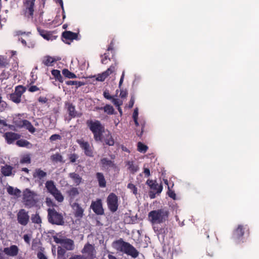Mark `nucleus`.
Masks as SVG:
<instances>
[{
	"label": "nucleus",
	"instance_id": "nucleus-4",
	"mask_svg": "<svg viewBox=\"0 0 259 259\" xmlns=\"http://www.w3.org/2000/svg\"><path fill=\"white\" fill-rule=\"evenodd\" d=\"M36 193L29 189H25L23 192L22 202L27 208H30L36 205L38 200Z\"/></svg>",
	"mask_w": 259,
	"mask_h": 259
},
{
	"label": "nucleus",
	"instance_id": "nucleus-21",
	"mask_svg": "<svg viewBox=\"0 0 259 259\" xmlns=\"http://www.w3.org/2000/svg\"><path fill=\"white\" fill-rule=\"evenodd\" d=\"M72 207L74 210V214L76 218H81L83 217L84 210L78 203H73Z\"/></svg>",
	"mask_w": 259,
	"mask_h": 259
},
{
	"label": "nucleus",
	"instance_id": "nucleus-22",
	"mask_svg": "<svg viewBox=\"0 0 259 259\" xmlns=\"http://www.w3.org/2000/svg\"><path fill=\"white\" fill-rule=\"evenodd\" d=\"M63 38L66 40L72 41L73 40H78V33L70 31H65L62 34Z\"/></svg>",
	"mask_w": 259,
	"mask_h": 259
},
{
	"label": "nucleus",
	"instance_id": "nucleus-17",
	"mask_svg": "<svg viewBox=\"0 0 259 259\" xmlns=\"http://www.w3.org/2000/svg\"><path fill=\"white\" fill-rule=\"evenodd\" d=\"M19 249L16 245H12L10 247L4 248L3 252L9 256H16L19 253Z\"/></svg>",
	"mask_w": 259,
	"mask_h": 259
},
{
	"label": "nucleus",
	"instance_id": "nucleus-47",
	"mask_svg": "<svg viewBox=\"0 0 259 259\" xmlns=\"http://www.w3.org/2000/svg\"><path fill=\"white\" fill-rule=\"evenodd\" d=\"M112 102L113 103V104L115 106H116L117 107H119V106H120L121 105H122V103H123L122 101H121L118 99H115V98H112Z\"/></svg>",
	"mask_w": 259,
	"mask_h": 259
},
{
	"label": "nucleus",
	"instance_id": "nucleus-24",
	"mask_svg": "<svg viewBox=\"0 0 259 259\" xmlns=\"http://www.w3.org/2000/svg\"><path fill=\"white\" fill-rule=\"evenodd\" d=\"M13 168V166L7 164L1 167L2 174L5 177L10 176L12 174Z\"/></svg>",
	"mask_w": 259,
	"mask_h": 259
},
{
	"label": "nucleus",
	"instance_id": "nucleus-59",
	"mask_svg": "<svg viewBox=\"0 0 259 259\" xmlns=\"http://www.w3.org/2000/svg\"><path fill=\"white\" fill-rule=\"evenodd\" d=\"M144 173L145 176L146 177H148L150 176V171L148 168L144 167Z\"/></svg>",
	"mask_w": 259,
	"mask_h": 259
},
{
	"label": "nucleus",
	"instance_id": "nucleus-41",
	"mask_svg": "<svg viewBox=\"0 0 259 259\" xmlns=\"http://www.w3.org/2000/svg\"><path fill=\"white\" fill-rule=\"evenodd\" d=\"M51 159L54 162H63V157L59 153H57L51 156Z\"/></svg>",
	"mask_w": 259,
	"mask_h": 259
},
{
	"label": "nucleus",
	"instance_id": "nucleus-29",
	"mask_svg": "<svg viewBox=\"0 0 259 259\" xmlns=\"http://www.w3.org/2000/svg\"><path fill=\"white\" fill-rule=\"evenodd\" d=\"M7 192L11 195L19 196L21 194V191L18 189H14L12 186H9L7 188Z\"/></svg>",
	"mask_w": 259,
	"mask_h": 259
},
{
	"label": "nucleus",
	"instance_id": "nucleus-36",
	"mask_svg": "<svg viewBox=\"0 0 259 259\" xmlns=\"http://www.w3.org/2000/svg\"><path fill=\"white\" fill-rule=\"evenodd\" d=\"M101 163L103 166H108L109 167H113L114 165L113 162L107 158H103L101 159Z\"/></svg>",
	"mask_w": 259,
	"mask_h": 259
},
{
	"label": "nucleus",
	"instance_id": "nucleus-20",
	"mask_svg": "<svg viewBox=\"0 0 259 259\" xmlns=\"http://www.w3.org/2000/svg\"><path fill=\"white\" fill-rule=\"evenodd\" d=\"M37 30L39 35L47 40H53L56 38V37L53 35L52 32L50 31H46L40 28H37Z\"/></svg>",
	"mask_w": 259,
	"mask_h": 259
},
{
	"label": "nucleus",
	"instance_id": "nucleus-30",
	"mask_svg": "<svg viewBox=\"0 0 259 259\" xmlns=\"http://www.w3.org/2000/svg\"><path fill=\"white\" fill-rule=\"evenodd\" d=\"M56 61H57V60H56L55 58L49 56H47L44 57L42 60V63L47 66H52L53 63Z\"/></svg>",
	"mask_w": 259,
	"mask_h": 259
},
{
	"label": "nucleus",
	"instance_id": "nucleus-44",
	"mask_svg": "<svg viewBox=\"0 0 259 259\" xmlns=\"http://www.w3.org/2000/svg\"><path fill=\"white\" fill-rule=\"evenodd\" d=\"M127 187L130 189L134 194L136 195L138 194V189L137 187L132 183L128 184Z\"/></svg>",
	"mask_w": 259,
	"mask_h": 259
},
{
	"label": "nucleus",
	"instance_id": "nucleus-16",
	"mask_svg": "<svg viewBox=\"0 0 259 259\" xmlns=\"http://www.w3.org/2000/svg\"><path fill=\"white\" fill-rule=\"evenodd\" d=\"M4 137L9 144H12L15 140L19 139L21 135L12 132H6L4 134Z\"/></svg>",
	"mask_w": 259,
	"mask_h": 259
},
{
	"label": "nucleus",
	"instance_id": "nucleus-7",
	"mask_svg": "<svg viewBox=\"0 0 259 259\" xmlns=\"http://www.w3.org/2000/svg\"><path fill=\"white\" fill-rule=\"evenodd\" d=\"M35 0H24L23 12L25 17L28 18H33Z\"/></svg>",
	"mask_w": 259,
	"mask_h": 259
},
{
	"label": "nucleus",
	"instance_id": "nucleus-1",
	"mask_svg": "<svg viewBox=\"0 0 259 259\" xmlns=\"http://www.w3.org/2000/svg\"><path fill=\"white\" fill-rule=\"evenodd\" d=\"M113 246L117 251L130 255L134 258L139 256V252L132 245L124 241L121 238L115 241Z\"/></svg>",
	"mask_w": 259,
	"mask_h": 259
},
{
	"label": "nucleus",
	"instance_id": "nucleus-56",
	"mask_svg": "<svg viewBox=\"0 0 259 259\" xmlns=\"http://www.w3.org/2000/svg\"><path fill=\"white\" fill-rule=\"evenodd\" d=\"M69 259H85L82 255H74L69 258Z\"/></svg>",
	"mask_w": 259,
	"mask_h": 259
},
{
	"label": "nucleus",
	"instance_id": "nucleus-43",
	"mask_svg": "<svg viewBox=\"0 0 259 259\" xmlns=\"http://www.w3.org/2000/svg\"><path fill=\"white\" fill-rule=\"evenodd\" d=\"M137 149L138 151L142 153H145L147 151L148 147L147 146L143 144L142 143L138 142Z\"/></svg>",
	"mask_w": 259,
	"mask_h": 259
},
{
	"label": "nucleus",
	"instance_id": "nucleus-63",
	"mask_svg": "<svg viewBox=\"0 0 259 259\" xmlns=\"http://www.w3.org/2000/svg\"><path fill=\"white\" fill-rule=\"evenodd\" d=\"M135 103V99L133 97H132L131 98V100L129 102L128 107L130 108H132L134 104Z\"/></svg>",
	"mask_w": 259,
	"mask_h": 259
},
{
	"label": "nucleus",
	"instance_id": "nucleus-61",
	"mask_svg": "<svg viewBox=\"0 0 259 259\" xmlns=\"http://www.w3.org/2000/svg\"><path fill=\"white\" fill-rule=\"evenodd\" d=\"M23 239L26 243H27L28 244L30 243V238L28 235H27V234L24 235L23 236Z\"/></svg>",
	"mask_w": 259,
	"mask_h": 259
},
{
	"label": "nucleus",
	"instance_id": "nucleus-18",
	"mask_svg": "<svg viewBox=\"0 0 259 259\" xmlns=\"http://www.w3.org/2000/svg\"><path fill=\"white\" fill-rule=\"evenodd\" d=\"M146 184L153 191L156 192L158 194H160L162 190L163 187L162 184H160L159 185L156 183V181H154L152 180H148L146 182Z\"/></svg>",
	"mask_w": 259,
	"mask_h": 259
},
{
	"label": "nucleus",
	"instance_id": "nucleus-5",
	"mask_svg": "<svg viewBox=\"0 0 259 259\" xmlns=\"http://www.w3.org/2000/svg\"><path fill=\"white\" fill-rule=\"evenodd\" d=\"M48 222L53 225H63L64 224V217L54 208H49L47 210Z\"/></svg>",
	"mask_w": 259,
	"mask_h": 259
},
{
	"label": "nucleus",
	"instance_id": "nucleus-13",
	"mask_svg": "<svg viewBox=\"0 0 259 259\" xmlns=\"http://www.w3.org/2000/svg\"><path fill=\"white\" fill-rule=\"evenodd\" d=\"M247 226L245 227L242 225H239L238 227L234 231L233 234V238L234 241L239 243L242 240L243 236L244 234V230L246 229Z\"/></svg>",
	"mask_w": 259,
	"mask_h": 259
},
{
	"label": "nucleus",
	"instance_id": "nucleus-3",
	"mask_svg": "<svg viewBox=\"0 0 259 259\" xmlns=\"http://www.w3.org/2000/svg\"><path fill=\"white\" fill-rule=\"evenodd\" d=\"M169 211L166 208H160L150 211L149 220L152 224L164 223L168 220Z\"/></svg>",
	"mask_w": 259,
	"mask_h": 259
},
{
	"label": "nucleus",
	"instance_id": "nucleus-45",
	"mask_svg": "<svg viewBox=\"0 0 259 259\" xmlns=\"http://www.w3.org/2000/svg\"><path fill=\"white\" fill-rule=\"evenodd\" d=\"M66 249L65 248H63L61 246H58L57 248V256L58 258H60L63 257L65 253H66Z\"/></svg>",
	"mask_w": 259,
	"mask_h": 259
},
{
	"label": "nucleus",
	"instance_id": "nucleus-46",
	"mask_svg": "<svg viewBox=\"0 0 259 259\" xmlns=\"http://www.w3.org/2000/svg\"><path fill=\"white\" fill-rule=\"evenodd\" d=\"M20 163L23 164V163H30L31 162V159L28 155H24L23 157L21 158L20 161Z\"/></svg>",
	"mask_w": 259,
	"mask_h": 259
},
{
	"label": "nucleus",
	"instance_id": "nucleus-64",
	"mask_svg": "<svg viewBox=\"0 0 259 259\" xmlns=\"http://www.w3.org/2000/svg\"><path fill=\"white\" fill-rule=\"evenodd\" d=\"M7 63L5 60L3 58L0 57V66L5 67L6 66Z\"/></svg>",
	"mask_w": 259,
	"mask_h": 259
},
{
	"label": "nucleus",
	"instance_id": "nucleus-32",
	"mask_svg": "<svg viewBox=\"0 0 259 259\" xmlns=\"http://www.w3.org/2000/svg\"><path fill=\"white\" fill-rule=\"evenodd\" d=\"M128 165V169L133 174L135 173L138 170V165H135L133 161H128L126 163Z\"/></svg>",
	"mask_w": 259,
	"mask_h": 259
},
{
	"label": "nucleus",
	"instance_id": "nucleus-38",
	"mask_svg": "<svg viewBox=\"0 0 259 259\" xmlns=\"http://www.w3.org/2000/svg\"><path fill=\"white\" fill-rule=\"evenodd\" d=\"M10 99L16 104L20 103L21 101V97L14 93L10 94Z\"/></svg>",
	"mask_w": 259,
	"mask_h": 259
},
{
	"label": "nucleus",
	"instance_id": "nucleus-39",
	"mask_svg": "<svg viewBox=\"0 0 259 259\" xmlns=\"http://www.w3.org/2000/svg\"><path fill=\"white\" fill-rule=\"evenodd\" d=\"M31 219L33 223L37 224H40L41 223V218L38 213L32 214Z\"/></svg>",
	"mask_w": 259,
	"mask_h": 259
},
{
	"label": "nucleus",
	"instance_id": "nucleus-51",
	"mask_svg": "<svg viewBox=\"0 0 259 259\" xmlns=\"http://www.w3.org/2000/svg\"><path fill=\"white\" fill-rule=\"evenodd\" d=\"M78 157V156H77V154L73 153L70 155L69 159L71 163H74L76 161Z\"/></svg>",
	"mask_w": 259,
	"mask_h": 259
},
{
	"label": "nucleus",
	"instance_id": "nucleus-40",
	"mask_svg": "<svg viewBox=\"0 0 259 259\" xmlns=\"http://www.w3.org/2000/svg\"><path fill=\"white\" fill-rule=\"evenodd\" d=\"M66 84L68 85H75L77 89L84 84V83L80 81L68 80L66 81Z\"/></svg>",
	"mask_w": 259,
	"mask_h": 259
},
{
	"label": "nucleus",
	"instance_id": "nucleus-53",
	"mask_svg": "<svg viewBox=\"0 0 259 259\" xmlns=\"http://www.w3.org/2000/svg\"><path fill=\"white\" fill-rule=\"evenodd\" d=\"M103 96L105 98L108 100H111L113 98L110 95L109 91L107 90H106L104 92Z\"/></svg>",
	"mask_w": 259,
	"mask_h": 259
},
{
	"label": "nucleus",
	"instance_id": "nucleus-57",
	"mask_svg": "<svg viewBox=\"0 0 259 259\" xmlns=\"http://www.w3.org/2000/svg\"><path fill=\"white\" fill-rule=\"evenodd\" d=\"M153 228L155 232H157V233L159 234H162L165 233V230L163 228H160L159 229L157 228V229H156V227H154Z\"/></svg>",
	"mask_w": 259,
	"mask_h": 259
},
{
	"label": "nucleus",
	"instance_id": "nucleus-42",
	"mask_svg": "<svg viewBox=\"0 0 259 259\" xmlns=\"http://www.w3.org/2000/svg\"><path fill=\"white\" fill-rule=\"evenodd\" d=\"M25 91V89L22 85H18L15 88V93L21 97L22 94Z\"/></svg>",
	"mask_w": 259,
	"mask_h": 259
},
{
	"label": "nucleus",
	"instance_id": "nucleus-48",
	"mask_svg": "<svg viewBox=\"0 0 259 259\" xmlns=\"http://www.w3.org/2000/svg\"><path fill=\"white\" fill-rule=\"evenodd\" d=\"M101 57H103V58L101 60V62L102 64H106L107 63V60L108 59L110 60L108 53H105L103 55H101Z\"/></svg>",
	"mask_w": 259,
	"mask_h": 259
},
{
	"label": "nucleus",
	"instance_id": "nucleus-10",
	"mask_svg": "<svg viewBox=\"0 0 259 259\" xmlns=\"http://www.w3.org/2000/svg\"><path fill=\"white\" fill-rule=\"evenodd\" d=\"M81 253L85 259H94L96 257V251L93 245L89 243L85 244L81 250Z\"/></svg>",
	"mask_w": 259,
	"mask_h": 259
},
{
	"label": "nucleus",
	"instance_id": "nucleus-26",
	"mask_svg": "<svg viewBox=\"0 0 259 259\" xmlns=\"http://www.w3.org/2000/svg\"><path fill=\"white\" fill-rule=\"evenodd\" d=\"M22 122L23 123L22 124H21V123L20 124L15 123V124L18 126H22V125L25 126L27 130H28L29 131V132H30L31 133H33L35 131V128L33 126V125L31 123V122L30 121H29L27 120H22Z\"/></svg>",
	"mask_w": 259,
	"mask_h": 259
},
{
	"label": "nucleus",
	"instance_id": "nucleus-49",
	"mask_svg": "<svg viewBox=\"0 0 259 259\" xmlns=\"http://www.w3.org/2000/svg\"><path fill=\"white\" fill-rule=\"evenodd\" d=\"M167 193L169 197L172 198L174 200L176 199V193L174 191L170 189V187L169 186H168V191Z\"/></svg>",
	"mask_w": 259,
	"mask_h": 259
},
{
	"label": "nucleus",
	"instance_id": "nucleus-15",
	"mask_svg": "<svg viewBox=\"0 0 259 259\" xmlns=\"http://www.w3.org/2000/svg\"><path fill=\"white\" fill-rule=\"evenodd\" d=\"M115 70V65H111L106 71L101 74H98L96 80L99 81H104L105 79Z\"/></svg>",
	"mask_w": 259,
	"mask_h": 259
},
{
	"label": "nucleus",
	"instance_id": "nucleus-23",
	"mask_svg": "<svg viewBox=\"0 0 259 259\" xmlns=\"http://www.w3.org/2000/svg\"><path fill=\"white\" fill-rule=\"evenodd\" d=\"M66 105L67 106V111L69 114V116L71 117V118H75L76 117H80L81 116V114H78L77 112L75 110V106L70 103H67L66 104Z\"/></svg>",
	"mask_w": 259,
	"mask_h": 259
},
{
	"label": "nucleus",
	"instance_id": "nucleus-8",
	"mask_svg": "<svg viewBox=\"0 0 259 259\" xmlns=\"http://www.w3.org/2000/svg\"><path fill=\"white\" fill-rule=\"evenodd\" d=\"M54 241L57 244H61L67 250H73L74 249V242L73 240L67 238H60L55 236L53 237Z\"/></svg>",
	"mask_w": 259,
	"mask_h": 259
},
{
	"label": "nucleus",
	"instance_id": "nucleus-34",
	"mask_svg": "<svg viewBox=\"0 0 259 259\" xmlns=\"http://www.w3.org/2000/svg\"><path fill=\"white\" fill-rule=\"evenodd\" d=\"M62 74L63 75L68 78H75L76 75L73 72H70L67 69H64L62 70Z\"/></svg>",
	"mask_w": 259,
	"mask_h": 259
},
{
	"label": "nucleus",
	"instance_id": "nucleus-27",
	"mask_svg": "<svg viewBox=\"0 0 259 259\" xmlns=\"http://www.w3.org/2000/svg\"><path fill=\"white\" fill-rule=\"evenodd\" d=\"M67 194L70 199L73 200L79 194V191L77 188L73 187L67 191Z\"/></svg>",
	"mask_w": 259,
	"mask_h": 259
},
{
	"label": "nucleus",
	"instance_id": "nucleus-35",
	"mask_svg": "<svg viewBox=\"0 0 259 259\" xmlns=\"http://www.w3.org/2000/svg\"><path fill=\"white\" fill-rule=\"evenodd\" d=\"M105 144L108 146H113L115 142L111 134H108L104 139Z\"/></svg>",
	"mask_w": 259,
	"mask_h": 259
},
{
	"label": "nucleus",
	"instance_id": "nucleus-55",
	"mask_svg": "<svg viewBox=\"0 0 259 259\" xmlns=\"http://www.w3.org/2000/svg\"><path fill=\"white\" fill-rule=\"evenodd\" d=\"M37 257L38 259H48L46 256L42 252L40 251H39L37 253Z\"/></svg>",
	"mask_w": 259,
	"mask_h": 259
},
{
	"label": "nucleus",
	"instance_id": "nucleus-6",
	"mask_svg": "<svg viewBox=\"0 0 259 259\" xmlns=\"http://www.w3.org/2000/svg\"><path fill=\"white\" fill-rule=\"evenodd\" d=\"M45 186L48 192L53 195L57 201L59 202H62L63 201L64 197L56 187L53 181H47Z\"/></svg>",
	"mask_w": 259,
	"mask_h": 259
},
{
	"label": "nucleus",
	"instance_id": "nucleus-50",
	"mask_svg": "<svg viewBox=\"0 0 259 259\" xmlns=\"http://www.w3.org/2000/svg\"><path fill=\"white\" fill-rule=\"evenodd\" d=\"M39 90V89L36 85H30L28 87V91L29 92L33 93Z\"/></svg>",
	"mask_w": 259,
	"mask_h": 259
},
{
	"label": "nucleus",
	"instance_id": "nucleus-58",
	"mask_svg": "<svg viewBox=\"0 0 259 259\" xmlns=\"http://www.w3.org/2000/svg\"><path fill=\"white\" fill-rule=\"evenodd\" d=\"M127 95V92L126 90H121L120 93V97L121 98H125Z\"/></svg>",
	"mask_w": 259,
	"mask_h": 259
},
{
	"label": "nucleus",
	"instance_id": "nucleus-28",
	"mask_svg": "<svg viewBox=\"0 0 259 259\" xmlns=\"http://www.w3.org/2000/svg\"><path fill=\"white\" fill-rule=\"evenodd\" d=\"M69 175V177L77 185H78L81 182L82 178L78 174L75 172H71L70 173Z\"/></svg>",
	"mask_w": 259,
	"mask_h": 259
},
{
	"label": "nucleus",
	"instance_id": "nucleus-62",
	"mask_svg": "<svg viewBox=\"0 0 259 259\" xmlns=\"http://www.w3.org/2000/svg\"><path fill=\"white\" fill-rule=\"evenodd\" d=\"M133 119H136L138 118V108H136L134 109L133 114Z\"/></svg>",
	"mask_w": 259,
	"mask_h": 259
},
{
	"label": "nucleus",
	"instance_id": "nucleus-25",
	"mask_svg": "<svg viewBox=\"0 0 259 259\" xmlns=\"http://www.w3.org/2000/svg\"><path fill=\"white\" fill-rule=\"evenodd\" d=\"M96 175L99 183V186L101 188L105 187L106 186V181L104 175L101 172H98L96 173Z\"/></svg>",
	"mask_w": 259,
	"mask_h": 259
},
{
	"label": "nucleus",
	"instance_id": "nucleus-33",
	"mask_svg": "<svg viewBox=\"0 0 259 259\" xmlns=\"http://www.w3.org/2000/svg\"><path fill=\"white\" fill-rule=\"evenodd\" d=\"M51 73L55 78L56 80H57L61 82H63L62 77L61 75L60 71L59 70L53 69Z\"/></svg>",
	"mask_w": 259,
	"mask_h": 259
},
{
	"label": "nucleus",
	"instance_id": "nucleus-11",
	"mask_svg": "<svg viewBox=\"0 0 259 259\" xmlns=\"http://www.w3.org/2000/svg\"><path fill=\"white\" fill-rule=\"evenodd\" d=\"M90 207L97 215H102L104 214V210L101 199L98 198L96 201H92Z\"/></svg>",
	"mask_w": 259,
	"mask_h": 259
},
{
	"label": "nucleus",
	"instance_id": "nucleus-9",
	"mask_svg": "<svg viewBox=\"0 0 259 259\" xmlns=\"http://www.w3.org/2000/svg\"><path fill=\"white\" fill-rule=\"evenodd\" d=\"M118 198L116 195L111 193L107 198V203L109 209L112 212H114L118 209Z\"/></svg>",
	"mask_w": 259,
	"mask_h": 259
},
{
	"label": "nucleus",
	"instance_id": "nucleus-52",
	"mask_svg": "<svg viewBox=\"0 0 259 259\" xmlns=\"http://www.w3.org/2000/svg\"><path fill=\"white\" fill-rule=\"evenodd\" d=\"M61 139V137L60 136V135L58 134H54L50 137V140L51 141H54L57 140H60Z\"/></svg>",
	"mask_w": 259,
	"mask_h": 259
},
{
	"label": "nucleus",
	"instance_id": "nucleus-60",
	"mask_svg": "<svg viewBox=\"0 0 259 259\" xmlns=\"http://www.w3.org/2000/svg\"><path fill=\"white\" fill-rule=\"evenodd\" d=\"M113 46H114L113 41V40H112L111 42H110V45H109L107 51H111V52H114Z\"/></svg>",
	"mask_w": 259,
	"mask_h": 259
},
{
	"label": "nucleus",
	"instance_id": "nucleus-54",
	"mask_svg": "<svg viewBox=\"0 0 259 259\" xmlns=\"http://www.w3.org/2000/svg\"><path fill=\"white\" fill-rule=\"evenodd\" d=\"M38 101L41 103H46L48 101V99L47 97L40 96L38 98Z\"/></svg>",
	"mask_w": 259,
	"mask_h": 259
},
{
	"label": "nucleus",
	"instance_id": "nucleus-2",
	"mask_svg": "<svg viewBox=\"0 0 259 259\" xmlns=\"http://www.w3.org/2000/svg\"><path fill=\"white\" fill-rule=\"evenodd\" d=\"M87 126L94 135L96 142L102 141V135L105 131V127L99 120L92 119L88 120L86 122Z\"/></svg>",
	"mask_w": 259,
	"mask_h": 259
},
{
	"label": "nucleus",
	"instance_id": "nucleus-37",
	"mask_svg": "<svg viewBox=\"0 0 259 259\" xmlns=\"http://www.w3.org/2000/svg\"><path fill=\"white\" fill-rule=\"evenodd\" d=\"M16 144L19 147H27L29 145H30V143L29 142L26 140L24 139H20V140H17L16 142Z\"/></svg>",
	"mask_w": 259,
	"mask_h": 259
},
{
	"label": "nucleus",
	"instance_id": "nucleus-31",
	"mask_svg": "<svg viewBox=\"0 0 259 259\" xmlns=\"http://www.w3.org/2000/svg\"><path fill=\"white\" fill-rule=\"evenodd\" d=\"M99 109L104 110V112L109 115L114 114V109L113 106L109 104H106L104 107L99 108Z\"/></svg>",
	"mask_w": 259,
	"mask_h": 259
},
{
	"label": "nucleus",
	"instance_id": "nucleus-12",
	"mask_svg": "<svg viewBox=\"0 0 259 259\" xmlns=\"http://www.w3.org/2000/svg\"><path fill=\"white\" fill-rule=\"evenodd\" d=\"M76 142L82 150H83L84 153L86 156L90 157L94 156L93 148L90 146L88 142L84 141L82 139L77 140Z\"/></svg>",
	"mask_w": 259,
	"mask_h": 259
},
{
	"label": "nucleus",
	"instance_id": "nucleus-14",
	"mask_svg": "<svg viewBox=\"0 0 259 259\" xmlns=\"http://www.w3.org/2000/svg\"><path fill=\"white\" fill-rule=\"evenodd\" d=\"M29 216L24 209H21L17 214L18 222L23 226H26L29 222Z\"/></svg>",
	"mask_w": 259,
	"mask_h": 259
},
{
	"label": "nucleus",
	"instance_id": "nucleus-19",
	"mask_svg": "<svg viewBox=\"0 0 259 259\" xmlns=\"http://www.w3.org/2000/svg\"><path fill=\"white\" fill-rule=\"evenodd\" d=\"M47 174L40 168H36L33 174L34 178H37L41 185L45 181L44 179L47 177Z\"/></svg>",
	"mask_w": 259,
	"mask_h": 259
}]
</instances>
